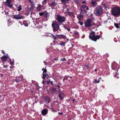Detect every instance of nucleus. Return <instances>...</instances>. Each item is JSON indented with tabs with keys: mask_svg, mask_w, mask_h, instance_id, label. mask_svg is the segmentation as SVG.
Returning a JSON list of instances; mask_svg holds the SVG:
<instances>
[{
	"mask_svg": "<svg viewBox=\"0 0 120 120\" xmlns=\"http://www.w3.org/2000/svg\"><path fill=\"white\" fill-rule=\"evenodd\" d=\"M44 99L45 101L47 103H49L50 101V99L48 96L45 97Z\"/></svg>",
	"mask_w": 120,
	"mask_h": 120,
	"instance_id": "obj_15",
	"label": "nucleus"
},
{
	"mask_svg": "<svg viewBox=\"0 0 120 120\" xmlns=\"http://www.w3.org/2000/svg\"><path fill=\"white\" fill-rule=\"evenodd\" d=\"M77 17L79 21L83 20V16L81 14L78 15H77Z\"/></svg>",
	"mask_w": 120,
	"mask_h": 120,
	"instance_id": "obj_13",
	"label": "nucleus"
},
{
	"mask_svg": "<svg viewBox=\"0 0 120 120\" xmlns=\"http://www.w3.org/2000/svg\"><path fill=\"white\" fill-rule=\"evenodd\" d=\"M34 8V4H31V7L29 8L28 7H26V9L27 11H30L32 10Z\"/></svg>",
	"mask_w": 120,
	"mask_h": 120,
	"instance_id": "obj_9",
	"label": "nucleus"
},
{
	"mask_svg": "<svg viewBox=\"0 0 120 120\" xmlns=\"http://www.w3.org/2000/svg\"><path fill=\"white\" fill-rule=\"evenodd\" d=\"M56 18V20L60 23H62L64 22L65 19V17L62 16L60 15H57Z\"/></svg>",
	"mask_w": 120,
	"mask_h": 120,
	"instance_id": "obj_5",
	"label": "nucleus"
},
{
	"mask_svg": "<svg viewBox=\"0 0 120 120\" xmlns=\"http://www.w3.org/2000/svg\"><path fill=\"white\" fill-rule=\"evenodd\" d=\"M15 81L16 83H18L20 80H19V77H17L14 80Z\"/></svg>",
	"mask_w": 120,
	"mask_h": 120,
	"instance_id": "obj_25",
	"label": "nucleus"
},
{
	"mask_svg": "<svg viewBox=\"0 0 120 120\" xmlns=\"http://www.w3.org/2000/svg\"><path fill=\"white\" fill-rule=\"evenodd\" d=\"M10 64L11 65H12L14 64V60H13L12 61H11V59H10Z\"/></svg>",
	"mask_w": 120,
	"mask_h": 120,
	"instance_id": "obj_35",
	"label": "nucleus"
},
{
	"mask_svg": "<svg viewBox=\"0 0 120 120\" xmlns=\"http://www.w3.org/2000/svg\"><path fill=\"white\" fill-rule=\"evenodd\" d=\"M78 22L81 25H83V22H81L80 21H79Z\"/></svg>",
	"mask_w": 120,
	"mask_h": 120,
	"instance_id": "obj_48",
	"label": "nucleus"
},
{
	"mask_svg": "<svg viewBox=\"0 0 120 120\" xmlns=\"http://www.w3.org/2000/svg\"><path fill=\"white\" fill-rule=\"evenodd\" d=\"M51 82V80H49V81H47V84L48 85L49 84L50 82Z\"/></svg>",
	"mask_w": 120,
	"mask_h": 120,
	"instance_id": "obj_49",
	"label": "nucleus"
},
{
	"mask_svg": "<svg viewBox=\"0 0 120 120\" xmlns=\"http://www.w3.org/2000/svg\"><path fill=\"white\" fill-rule=\"evenodd\" d=\"M1 59L3 62H5L7 60V58L4 55L2 56V57H1Z\"/></svg>",
	"mask_w": 120,
	"mask_h": 120,
	"instance_id": "obj_18",
	"label": "nucleus"
},
{
	"mask_svg": "<svg viewBox=\"0 0 120 120\" xmlns=\"http://www.w3.org/2000/svg\"><path fill=\"white\" fill-rule=\"evenodd\" d=\"M51 84L52 85H53V82H52V81H51Z\"/></svg>",
	"mask_w": 120,
	"mask_h": 120,
	"instance_id": "obj_59",
	"label": "nucleus"
},
{
	"mask_svg": "<svg viewBox=\"0 0 120 120\" xmlns=\"http://www.w3.org/2000/svg\"><path fill=\"white\" fill-rule=\"evenodd\" d=\"M69 9L68 8H67L66 10V12L68 13V12H69Z\"/></svg>",
	"mask_w": 120,
	"mask_h": 120,
	"instance_id": "obj_52",
	"label": "nucleus"
},
{
	"mask_svg": "<svg viewBox=\"0 0 120 120\" xmlns=\"http://www.w3.org/2000/svg\"><path fill=\"white\" fill-rule=\"evenodd\" d=\"M45 73H43L42 74L43 75V76L42 78L44 80L45 79V77H46Z\"/></svg>",
	"mask_w": 120,
	"mask_h": 120,
	"instance_id": "obj_31",
	"label": "nucleus"
},
{
	"mask_svg": "<svg viewBox=\"0 0 120 120\" xmlns=\"http://www.w3.org/2000/svg\"><path fill=\"white\" fill-rule=\"evenodd\" d=\"M102 6L105 9H107L108 8L107 4H105L104 3H102Z\"/></svg>",
	"mask_w": 120,
	"mask_h": 120,
	"instance_id": "obj_22",
	"label": "nucleus"
},
{
	"mask_svg": "<svg viewBox=\"0 0 120 120\" xmlns=\"http://www.w3.org/2000/svg\"><path fill=\"white\" fill-rule=\"evenodd\" d=\"M48 109H44L42 110L41 111V114L42 115L45 116L48 112Z\"/></svg>",
	"mask_w": 120,
	"mask_h": 120,
	"instance_id": "obj_12",
	"label": "nucleus"
},
{
	"mask_svg": "<svg viewBox=\"0 0 120 120\" xmlns=\"http://www.w3.org/2000/svg\"><path fill=\"white\" fill-rule=\"evenodd\" d=\"M103 12V9L100 6H97L94 9V13L97 16H99L101 15Z\"/></svg>",
	"mask_w": 120,
	"mask_h": 120,
	"instance_id": "obj_2",
	"label": "nucleus"
},
{
	"mask_svg": "<svg viewBox=\"0 0 120 120\" xmlns=\"http://www.w3.org/2000/svg\"><path fill=\"white\" fill-rule=\"evenodd\" d=\"M46 77L48 79L49 78V76L48 74L47 73H45Z\"/></svg>",
	"mask_w": 120,
	"mask_h": 120,
	"instance_id": "obj_45",
	"label": "nucleus"
},
{
	"mask_svg": "<svg viewBox=\"0 0 120 120\" xmlns=\"http://www.w3.org/2000/svg\"><path fill=\"white\" fill-rule=\"evenodd\" d=\"M44 80V79H43V82H42V83L43 84H44L45 83Z\"/></svg>",
	"mask_w": 120,
	"mask_h": 120,
	"instance_id": "obj_63",
	"label": "nucleus"
},
{
	"mask_svg": "<svg viewBox=\"0 0 120 120\" xmlns=\"http://www.w3.org/2000/svg\"><path fill=\"white\" fill-rule=\"evenodd\" d=\"M64 28L65 29H67L68 31H69L70 30V29L69 28H67L66 26H64Z\"/></svg>",
	"mask_w": 120,
	"mask_h": 120,
	"instance_id": "obj_37",
	"label": "nucleus"
},
{
	"mask_svg": "<svg viewBox=\"0 0 120 120\" xmlns=\"http://www.w3.org/2000/svg\"><path fill=\"white\" fill-rule=\"evenodd\" d=\"M73 34L75 37L78 38L79 37V32L78 31H75L74 32Z\"/></svg>",
	"mask_w": 120,
	"mask_h": 120,
	"instance_id": "obj_20",
	"label": "nucleus"
},
{
	"mask_svg": "<svg viewBox=\"0 0 120 120\" xmlns=\"http://www.w3.org/2000/svg\"><path fill=\"white\" fill-rule=\"evenodd\" d=\"M0 76H1L2 77H3V74H1V75H0Z\"/></svg>",
	"mask_w": 120,
	"mask_h": 120,
	"instance_id": "obj_62",
	"label": "nucleus"
},
{
	"mask_svg": "<svg viewBox=\"0 0 120 120\" xmlns=\"http://www.w3.org/2000/svg\"><path fill=\"white\" fill-rule=\"evenodd\" d=\"M42 70L43 71L44 73H46L47 71V70L46 69H45L44 68H43L42 69Z\"/></svg>",
	"mask_w": 120,
	"mask_h": 120,
	"instance_id": "obj_32",
	"label": "nucleus"
},
{
	"mask_svg": "<svg viewBox=\"0 0 120 120\" xmlns=\"http://www.w3.org/2000/svg\"><path fill=\"white\" fill-rule=\"evenodd\" d=\"M53 43H54V45L55 43V40H54L53 41Z\"/></svg>",
	"mask_w": 120,
	"mask_h": 120,
	"instance_id": "obj_58",
	"label": "nucleus"
},
{
	"mask_svg": "<svg viewBox=\"0 0 120 120\" xmlns=\"http://www.w3.org/2000/svg\"><path fill=\"white\" fill-rule=\"evenodd\" d=\"M47 3V2L43 0L42 1V4L43 5H45V4Z\"/></svg>",
	"mask_w": 120,
	"mask_h": 120,
	"instance_id": "obj_47",
	"label": "nucleus"
},
{
	"mask_svg": "<svg viewBox=\"0 0 120 120\" xmlns=\"http://www.w3.org/2000/svg\"><path fill=\"white\" fill-rule=\"evenodd\" d=\"M65 43H66L61 42L60 43L58 44V45L64 46L65 45Z\"/></svg>",
	"mask_w": 120,
	"mask_h": 120,
	"instance_id": "obj_34",
	"label": "nucleus"
},
{
	"mask_svg": "<svg viewBox=\"0 0 120 120\" xmlns=\"http://www.w3.org/2000/svg\"><path fill=\"white\" fill-rule=\"evenodd\" d=\"M5 56L6 57L7 59H8L9 60L11 59L10 58L9 56L8 55H6V56Z\"/></svg>",
	"mask_w": 120,
	"mask_h": 120,
	"instance_id": "obj_46",
	"label": "nucleus"
},
{
	"mask_svg": "<svg viewBox=\"0 0 120 120\" xmlns=\"http://www.w3.org/2000/svg\"><path fill=\"white\" fill-rule=\"evenodd\" d=\"M49 16V13L46 11L44 12L43 17L45 18H47Z\"/></svg>",
	"mask_w": 120,
	"mask_h": 120,
	"instance_id": "obj_21",
	"label": "nucleus"
},
{
	"mask_svg": "<svg viewBox=\"0 0 120 120\" xmlns=\"http://www.w3.org/2000/svg\"><path fill=\"white\" fill-rule=\"evenodd\" d=\"M8 12H5V14L6 15H8Z\"/></svg>",
	"mask_w": 120,
	"mask_h": 120,
	"instance_id": "obj_57",
	"label": "nucleus"
},
{
	"mask_svg": "<svg viewBox=\"0 0 120 120\" xmlns=\"http://www.w3.org/2000/svg\"><path fill=\"white\" fill-rule=\"evenodd\" d=\"M118 71V70H117V72H116V75H115V77H116L117 78H119V77H117L116 76V75L117 74H118L119 73H117V71Z\"/></svg>",
	"mask_w": 120,
	"mask_h": 120,
	"instance_id": "obj_50",
	"label": "nucleus"
},
{
	"mask_svg": "<svg viewBox=\"0 0 120 120\" xmlns=\"http://www.w3.org/2000/svg\"><path fill=\"white\" fill-rule=\"evenodd\" d=\"M85 26L88 28L91 26L92 20L90 19H88L84 21Z\"/></svg>",
	"mask_w": 120,
	"mask_h": 120,
	"instance_id": "obj_6",
	"label": "nucleus"
},
{
	"mask_svg": "<svg viewBox=\"0 0 120 120\" xmlns=\"http://www.w3.org/2000/svg\"><path fill=\"white\" fill-rule=\"evenodd\" d=\"M93 83H98L97 81V79H94V81H93Z\"/></svg>",
	"mask_w": 120,
	"mask_h": 120,
	"instance_id": "obj_43",
	"label": "nucleus"
},
{
	"mask_svg": "<svg viewBox=\"0 0 120 120\" xmlns=\"http://www.w3.org/2000/svg\"><path fill=\"white\" fill-rule=\"evenodd\" d=\"M11 0H6V1L4 3L5 5L6 6L11 8L13 7V5L11 4Z\"/></svg>",
	"mask_w": 120,
	"mask_h": 120,
	"instance_id": "obj_7",
	"label": "nucleus"
},
{
	"mask_svg": "<svg viewBox=\"0 0 120 120\" xmlns=\"http://www.w3.org/2000/svg\"><path fill=\"white\" fill-rule=\"evenodd\" d=\"M63 112H59L58 113V114L59 115H62L63 114Z\"/></svg>",
	"mask_w": 120,
	"mask_h": 120,
	"instance_id": "obj_51",
	"label": "nucleus"
},
{
	"mask_svg": "<svg viewBox=\"0 0 120 120\" xmlns=\"http://www.w3.org/2000/svg\"><path fill=\"white\" fill-rule=\"evenodd\" d=\"M64 94L62 93H61L60 92H59V98L60 100H63L64 97Z\"/></svg>",
	"mask_w": 120,
	"mask_h": 120,
	"instance_id": "obj_17",
	"label": "nucleus"
},
{
	"mask_svg": "<svg viewBox=\"0 0 120 120\" xmlns=\"http://www.w3.org/2000/svg\"><path fill=\"white\" fill-rule=\"evenodd\" d=\"M114 25L115 27L117 28H119L120 27L119 26V24L117 23H114Z\"/></svg>",
	"mask_w": 120,
	"mask_h": 120,
	"instance_id": "obj_30",
	"label": "nucleus"
},
{
	"mask_svg": "<svg viewBox=\"0 0 120 120\" xmlns=\"http://www.w3.org/2000/svg\"><path fill=\"white\" fill-rule=\"evenodd\" d=\"M101 79V77H100L98 79V80L97 81L98 83H99L100 81V80Z\"/></svg>",
	"mask_w": 120,
	"mask_h": 120,
	"instance_id": "obj_44",
	"label": "nucleus"
},
{
	"mask_svg": "<svg viewBox=\"0 0 120 120\" xmlns=\"http://www.w3.org/2000/svg\"><path fill=\"white\" fill-rule=\"evenodd\" d=\"M117 65L116 63L113 64L112 65V69L114 70H116H116L118 69L117 68ZM118 69H119L118 68Z\"/></svg>",
	"mask_w": 120,
	"mask_h": 120,
	"instance_id": "obj_16",
	"label": "nucleus"
},
{
	"mask_svg": "<svg viewBox=\"0 0 120 120\" xmlns=\"http://www.w3.org/2000/svg\"><path fill=\"white\" fill-rule=\"evenodd\" d=\"M31 3V4H34V3L32 1L31 3Z\"/></svg>",
	"mask_w": 120,
	"mask_h": 120,
	"instance_id": "obj_55",
	"label": "nucleus"
},
{
	"mask_svg": "<svg viewBox=\"0 0 120 120\" xmlns=\"http://www.w3.org/2000/svg\"><path fill=\"white\" fill-rule=\"evenodd\" d=\"M92 7L95 8L97 5V3L94 0H92L90 3Z\"/></svg>",
	"mask_w": 120,
	"mask_h": 120,
	"instance_id": "obj_11",
	"label": "nucleus"
},
{
	"mask_svg": "<svg viewBox=\"0 0 120 120\" xmlns=\"http://www.w3.org/2000/svg\"><path fill=\"white\" fill-rule=\"evenodd\" d=\"M101 37L100 35H96L94 31H92L90 34L89 38L91 40L94 41H96L97 40L99 39Z\"/></svg>",
	"mask_w": 120,
	"mask_h": 120,
	"instance_id": "obj_1",
	"label": "nucleus"
},
{
	"mask_svg": "<svg viewBox=\"0 0 120 120\" xmlns=\"http://www.w3.org/2000/svg\"><path fill=\"white\" fill-rule=\"evenodd\" d=\"M70 0H61V1L64 3H67L66 2Z\"/></svg>",
	"mask_w": 120,
	"mask_h": 120,
	"instance_id": "obj_33",
	"label": "nucleus"
},
{
	"mask_svg": "<svg viewBox=\"0 0 120 120\" xmlns=\"http://www.w3.org/2000/svg\"><path fill=\"white\" fill-rule=\"evenodd\" d=\"M44 12L40 13H39V15L41 16L44 15Z\"/></svg>",
	"mask_w": 120,
	"mask_h": 120,
	"instance_id": "obj_38",
	"label": "nucleus"
},
{
	"mask_svg": "<svg viewBox=\"0 0 120 120\" xmlns=\"http://www.w3.org/2000/svg\"><path fill=\"white\" fill-rule=\"evenodd\" d=\"M2 53L3 54H5V52L3 50H2Z\"/></svg>",
	"mask_w": 120,
	"mask_h": 120,
	"instance_id": "obj_56",
	"label": "nucleus"
},
{
	"mask_svg": "<svg viewBox=\"0 0 120 120\" xmlns=\"http://www.w3.org/2000/svg\"><path fill=\"white\" fill-rule=\"evenodd\" d=\"M56 36L57 38H63L64 39H65L66 38V37L64 35L62 34L61 35H57L56 34Z\"/></svg>",
	"mask_w": 120,
	"mask_h": 120,
	"instance_id": "obj_14",
	"label": "nucleus"
},
{
	"mask_svg": "<svg viewBox=\"0 0 120 120\" xmlns=\"http://www.w3.org/2000/svg\"><path fill=\"white\" fill-rule=\"evenodd\" d=\"M3 67L4 68H7V65H4V66Z\"/></svg>",
	"mask_w": 120,
	"mask_h": 120,
	"instance_id": "obj_60",
	"label": "nucleus"
},
{
	"mask_svg": "<svg viewBox=\"0 0 120 120\" xmlns=\"http://www.w3.org/2000/svg\"><path fill=\"white\" fill-rule=\"evenodd\" d=\"M52 38L54 40H56V39H57V37L55 35H52Z\"/></svg>",
	"mask_w": 120,
	"mask_h": 120,
	"instance_id": "obj_36",
	"label": "nucleus"
},
{
	"mask_svg": "<svg viewBox=\"0 0 120 120\" xmlns=\"http://www.w3.org/2000/svg\"><path fill=\"white\" fill-rule=\"evenodd\" d=\"M66 60V59L64 58H61L60 59V61H64Z\"/></svg>",
	"mask_w": 120,
	"mask_h": 120,
	"instance_id": "obj_39",
	"label": "nucleus"
},
{
	"mask_svg": "<svg viewBox=\"0 0 120 120\" xmlns=\"http://www.w3.org/2000/svg\"><path fill=\"white\" fill-rule=\"evenodd\" d=\"M84 66L85 67H86L87 68L89 69L90 68V67L89 66V65H84Z\"/></svg>",
	"mask_w": 120,
	"mask_h": 120,
	"instance_id": "obj_41",
	"label": "nucleus"
},
{
	"mask_svg": "<svg viewBox=\"0 0 120 120\" xmlns=\"http://www.w3.org/2000/svg\"><path fill=\"white\" fill-rule=\"evenodd\" d=\"M81 13L82 14H84V13H86L87 11L86 10L83 9L82 8H81L80 9Z\"/></svg>",
	"mask_w": 120,
	"mask_h": 120,
	"instance_id": "obj_23",
	"label": "nucleus"
},
{
	"mask_svg": "<svg viewBox=\"0 0 120 120\" xmlns=\"http://www.w3.org/2000/svg\"><path fill=\"white\" fill-rule=\"evenodd\" d=\"M69 77V76H65L63 79V81L64 82V81L65 80H68V78Z\"/></svg>",
	"mask_w": 120,
	"mask_h": 120,
	"instance_id": "obj_29",
	"label": "nucleus"
},
{
	"mask_svg": "<svg viewBox=\"0 0 120 120\" xmlns=\"http://www.w3.org/2000/svg\"><path fill=\"white\" fill-rule=\"evenodd\" d=\"M23 23L25 26H27L28 25L27 22L26 20H25L23 22Z\"/></svg>",
	"mask_w": 120,
	"mask_h": 120,
	"instance_id": "obj_27",
	"label": "nucleus"
},
{
	"mask_svg": "<svg viewBox=\"0 0 120 120\" xmlns=\"http://www.w3.org/2000/svg\"><path fill=\"white\" fill-rule=\"evenodd\" d=\"M85 9L87 10H89V8L87 6L86 7V8H85Z\"/></svg>",
	"mask_w": 120,
	"mask_h": 120,
	"instance_id": "obj_54",
	"label": "nucleus"
},
{
	"mask_svg": "<svg viewBox=\"0 0 120 120\" xmlns=\"http://www.w3.org/2000/svg\"><path fill=\"white\" fill-rule=\"evenodd\" d=\"M50 109H51V110L52 111V112H56L57 111H55V110L54 109L52 108V107L50 108Z\"/></svg>",
	"mask_w": 120,
	"mask_h": 120,
	"instance_id": "obj_42",
	"label": "nucleus"
},
{
	"mask_svg": "<svg viewBox=\"0 0 120 120\" xmlns=\"http://www.w3.org/2000/svg\"><path fill=\"white\" fill-rule=\"evenodd\" d=\"M44 63L46 65V62L45 61H43Z\"/></svg>",
	"mask_w": 120,
	"mask_h": 120,
	"instance_id": "obj_61",
	"label": "nucleus"
},
{
	"mask_svg": "<svg viewBox=\"0 0 120 120\" xmlns=\"http://www.w3.org/2000/svg\"><path fill=\"white\" fill-rule=\"evenodd\" d=\"M41 6L39 4L38 5V6L37 8V10L38 11H40L41 10Z\"/></svg>",
	"mask_w": 120,
	"mask_h": 120,
	"instance_id": "obj_24",
	"label": "nucleus"
},
{
	"mask_svg": "<svg viewBox=\"0 0 120 120\" xmlns=\"http://www.w3.org/2000/svg\"><path fill=\"white\" fill-rule=\"evenodd\" d=\"M68 14L71 17L74 16V13L72 12H68Z\"/></svg>",
	"mask_w": 120,
	"mask_h": 120,
	"instance_id": "obj_26",
	"label": "nucleus"
},
{
	"mask_svg": "<svg viewBox=\"0 0 120 120\" xmlns=\"http://www.w3.org/2000/svg\"><path fill=\"white\" fill-rule=\"evenodd\" d=\"M32 1L31 0H29V2L31 3Z\"/></svg>",
	"mask_w": 120,
	"mask_h": 120,
	"instance_id": "obj_64",
	"label": "nucleus"
},
{
	"mask_svg": "<svg viewBox=\"0 0 120 120\" xmlns=\"http://www.w3.org/2000/svg\"><path fill=\"white\" fill-rule=\"evenodd\" d=\"M52 26L53 30L54 32L58 31L60 28L59 23L56 21L53 22L52 23Z\"/></svg>",
	"mask_w": 120,
	"mask_h": 120,
	"instance_id": "obj_4",
	"label": "nucleus"
},
{
	"mask_svg": "<svg viewBox=\"0 0 120 120\" xmlns=\"http://www.w3.org/2000/svg\"><path fill=\"white\" fill-rule=\"evenodd\" d=\"M82 4H86V2L85 1H82Z\"/></svg>",
	"mask_w": 120,
	"mask_h": 120,
	"instance_id": "obj_53",
	"label": "nucleus"
},
{
	"mask_svg": "<svg viewBox=\"0 0 120 120\" xmlns=\"http://www.w3.org/2000/svg\"><path fill=\"white\" fill-rule=\"evenodd\" d=\"M86 5H83L82 6V8L83 9H84L86 8Z\"/></svg>",
	"mask_w": 120,
	"mask_h": 120,
	"instance_id": "obj_40",
	"label": "nucleus"
},
{
	"mask_svg": "<svg viewBox=\"0 0 120 120\" xmlns=\"http://www.w3.org/2000/svg\"><path fill=\"white\" fill-rule=\"evenodd\" d=\"M52 8H53V7L56 5V3L55 1H52V3L48 4Z\"/></svg>",
	"mask_w": 120,
	"mask_h": 120,
	"instance_id": "obj_10",
	"label": "nucleus"
},
{
	"mask_svg": "<svg viewBox=\"0 0 120 120\" xmlns=\"http://www.w3.org/2000/svg\"><path fill=\"white\" fill-rule=\"evenodd\" d=\"M52 91L54 92H55L56 91V87H55V86L53 87H52Z\"/></svg>",
	"mask_w": 120,
	"mask_h": 120,
	"instance_id": "obj_28",
	"label": "nucleus"
},
{
	"mask_svg": "<svg viewBox=\"0 0 120 120\" xmlns=\"http://www.w3.org/2000/svg\"><path fill=\"white\" fill-rule=\"evenodd\" d=\"M23 16L21 14H19L17 15H14L13 17V18L16 19H23Z\"/></svg>",
	"mask_w": 120,
	"mask_h": 120,
	"instance_id": "obj_8",
	"label": "nucleus"
},
{
	"mask_svg": "<svg viewBox=\"0 0 120 120\" xmlns=\"http://www.w3.org/2000/svg\"><path fill=\"white\" fill-rule=\"evenodd\" d=\"M112 13L114 16H117L120 14V7H115L112 8Z\"/></svg>",
	"mask_w": 120,
	"mask_h": 120,
	"instance_id": "obj_3",
	"label": "nucleus"
},
{
	"mask_svg": "<svg viewBox=\"0 0 120 120\" xmlns=\"http://www.w3.org/2000/svg\"><path fill=\"white\" fill-rule=\"evenodd\" d=\"M15 7L17 8V11H20L22 9V6L20 5H16Z\"/></svg>",
	"mask_w": 120,
	"mask_h": 120,
	"instance_id": "obj_19",
	"label": "nucleus"
}]
</instances>
